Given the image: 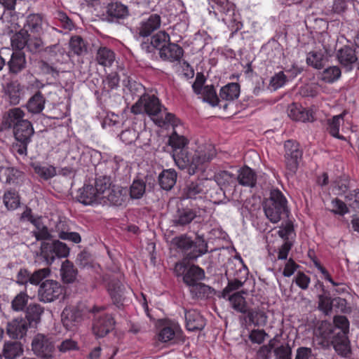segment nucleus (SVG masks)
I'll use <instances>...</instances> for the list:
<instances>
[{"label": "nucleus", "instance_id": "nucleus-1", "mask_svg": "<svg viewBox=\"0 0 359 359\" xmlns=\"http://www.w3.org/2000/svg\"><path fill=\"white\" fill-rule=\"evenodd\" d=\"M189 140L181 135V172L189 175L195 174L197 170H204V164L211 161L215 156V150L211 146L208 149L189 151Z\"/></svg>", "mask_w": 359, "mask_h": 359}, {"label": "nucleus", "instance_id": "nucleus-2", "mask_svg": "<svg viewBox=\"0 0 359 359\" xmlns=\"http://www.w3.org/2000/svg\"><path fill=\"white\" fill-rule=\"evenodd\" d=\"M163 106L155 95L144 93L132 106L131 111L135 114L146 113L160 127L171 124L175 126V116L164 112Z\"/></svg>", "mask_w": 359, "mask_h": 359}, {"label": "nucleus", "instance_id": "nucleus-3", "mask_svg": "<svg viewBox=\"0 0 359 359\" xmlns=\"http://www.w3.org/2000/svg\"><path fill=\"white\" fill-rule=\"evenodd\" d=\"M287 202L286 198L279 189L271 191L269 199L264 203V210L272 223H278L280 220L282 214L287 210Z\"/></svg>", "mask_w": 359, "mask_h": 359}, {"label": "nucleus", "instance_id": "nucleus-4", "mask_svg": "<svg viewBox=\"0 0 359 359\" xmlns=\"http://www.w3.org/2000/svg\"><path fill=\"white\" fill-rule=\"evenodd\" d=\"M12 130L16 140L13 146V149L19 155L27 156V146L32 142V137L34 134L32 123L27 119Z\"/></svg>", "mask_w": 359, "mask_h": 359}, {"label": "nucleus", "instance_id": "nucleus-5", "mask_svg": "<svg viewBox=\"0 0 359 359\" xmlns=\"http://www.w3.org/2000/svg\"><path fill=\"white\" fill-rule=\"evenodd\" d=\"M40 250L41 255L48 265L52 264L56 257H67L70 251L67 245L59 240L53 241L51 243L43 241Z\"/></svg>", "mask_w": 359, "mask_h": 359}, {"label": "nucleus", "instance_id": "nucleus-6", "mask_svg": "<svg viewBox=\"0 0 359 359\" xmlns=\"http://www.w3.org/2000/svg\"><path fill=\"white\" fill-rule=\"evenodd\" d=\"M181 254L184 257L181 261V268L185 265L187 262L194 261L198 257L205 254L208 251L207 245L203 241L198 245L190 238L181 235Z\"/></svg>", "mask_w": 359, "mask_h": 359}, {"label": "nucleus", "instance_id": "nucleus-7", "mask_svg": "<svg viewBox=\"0 0 359 359\" xmlns=\"http://www.w3.org/2000/svg\"><path fill=\"white\" fill-rule=\"evenodd\" d=\"M25 116V111L20 107H13L5 111L0 123V139L6 137V133L26 121Z\"/></svg>", "mask_w": 359, "mask_h": 359}, {"label": "nucleus", "instance_id": "nucleus-8", "mask_svg": "<svg viewBox=\"0 0 359 359\" xmlns=\"http://www.w3.org/2000/svg\"><path fill=\"white\" fill-rule=\"evenodd\" d=\"M102 308L94 307L93 312L95 313L93 332L97 338H102L109 333L114 327L115 321L114 318L107 313H100Z\"/></svg>", "mask_w": 359, "mask_h": 359}, {"label": "nucleus", "instance_id": "nucleus-9", "mask_svg": "<svg viewBox=\"0 0 359 359\" xmlns=\"http://www.w3.org/2000/svg\"><path fill=\"white\" fill-rule=\"evenodd\" d=\"M32 349L38 357L51 358L55 351L53 338L43 334H37L32 339Z\"/></svg>", "mask_w": 359, "mask_h": 359}, {"label": "nucleus", "instance_id": "nucleus-10", "mask_svg": "<svg viewBox=\"0 0 359 359\" xmlns=\"http://www.w3.org/2000/svg\"><path fill=\"white\" fill-rule=\"evenodd\" d=\"M285 161L287 170L290 174L296 172L299 162L302 156V151L299 149L298 142L293 140H287L285 142Z\"/></svg>", "mask_w": 359, "mask_h": 359}, {"label": "nucleus", "instance_id": "nucleus-11", "mask_svg": "<svg viewBox=\"0 0 359 359\" xmlns=\"http://www.w3.org/2000/svg\"><path fill=\"white\" fill-rule=\"evenodd\" d=\"M62 292L63 288L57 281L46 280L39 285L38 298L44 303L52 302L58 299Z\"/></svg>", "mask_w": 359, "mask_h": 359}, {"label": "nucleus", "instance_id": "nucleus-12", "mask_svg": "<svg viewBox=\"0 0 359 359\" xmlns=\"http://www.w3.org/2000/svg\"><path fill=\"white\" fill-rule=\"evenodd\" d=\"M336 336L334 326L327 321H322L314 330L315 339L322 347H329Z\"/></svg>", "mask_w": 359, "mask_h": 359}, {"label": "nucleus", "instance_id": "nucleus-13", "mask_svg": "<svg viewBox=\"0 0 359 359\" xmlns=\"http://www.w3.org/2000/svg\"><path fill=\"white\" fill-rule=\"evenodd\" d=\"M83 320V313L76 306H66L61 313V320L64 327L72 330Z\"/></svg>", "mask_w": 359, "mask_h": 359}, {"label": "nucleus", "instance_id": "nucleus-14", "mask_svg": "<svg viewBox=\"0 0 359 359\" xmlns=\"http://www.w3.org/2000/svg\"><path fill=\"white\" fill-rule=\"evenodd\" d=\"M76 198L79 202L85 205L103 203L102 196L97 194L94 186L91 184H85L82 188H80Z\"/></svg>", "mask_w": 359, "mask_h": 359}, {"label": "nucleus", "instance_id": "nucleus-15", "mask_svg": "<svg viewBox=\"0 0 359 359\" xmlns=\"http://www.w3.org/2000/svg\"><path fill=\"white\" fill-rule=\"evenodd\" d=\"M337 58L341 66L349 72L358 61L355 49L349 46H344L337 50Z\"/></svg>", "mask_w": 359, "mask_h": 359}, {"label": "nucleus", "instance_id": "nucleus-16", "mask_svg": "<svg viewBox=\"0 0 359 359\" xmlns=\"http://www.w3.org/2000/svg\"><path fill=\"white\" fill-rule=\"evenodd\" d=\"M167 236L168 242L170 243L169 250L170 255L168 259V265L170 269H173L177 277L180 276V271L178 266L180 265V237L175 236L170 239L169 235Z\"/></svg>", "mask_w": 359, "mask_h": 359}, {"label": "nucleus", "instance_id": "nucleus-17", "mask_svg": "<svg viewBox=\"0 0 359 359\" xmlns=\"http://www.w3.org/2000/svg\"><path fill=\"white\" fill-rule=\"evenodd\" d=\"M44 20L39 13L28 15L23 25V29L30 35L40 36L43 32Z\"/></svg>", "mask_w": 359, "mask_h": 359}, {"label": "nucleus", "instance_id": "nucleus-18", "mask_svg": "<svg viewBox=\"0 0 359 359\" xmlns=\"http://www.w3.org/2000/svg\"><path fill=\"white\" fill-rule=\"evenodd\" d=\"M288 116L296 121L313 122L314 113L312 109L303 107L297 103H292L288 108Z\"/></svg>", "mask_w": 359, "mask_h": 359}, {"label": "nucleus", "instance_id": "nucleus-19", "mask_svg": "<svg viewBox=\"0 0 359 359\" xmlns=\"http://www.w3.org/2000/svg\"><path fill=\"white\" fill-rule=\"evenodd\" d=\"M29 327L26 319L15 318L8 323L6 332L11 338L20 339L26 335Z\"/></svg>", "mask_w": 359, "mask_h": 359}, {"label": "nucleus", "instance_id": "nucleus-20", "mask_svg": "<svg viewBox=\"0 0 359 359\" xmlns=\"http://www.w3.org/2000/svg\"><path fill=\"white\" fill-rule=\"evenodd\" d=\"M347 114L346 110L338 115H334L326 120V130L333 137L346 141V138L339 134L340 126L344 122V118Z\"/></svg>", "mask_w": 359, "mask_h": 359}, {"label": "nucleus", "instance_id": "nucleus-21", "mask_svg": "<svg viewBox=\"0 0 359 359\" xmlns=\"http://www.w3.org/2000/svg\"><path fill=\"white\" fill-rule=\"evenodd\" d=\"M161 24V19L158 14H151L147 19H144L140 23L137 28L140 36L147 37L154 31L159 29Z\"/></svg>", "mask_w": 359, "mask_h": 359}, {"label": "nucleus", "instance_id": "nucleus-22", "mask_svg": "<svg viewBox=\"0 0 359 359\" xmlns=\"http://www.w3.org/2000/svg\"><path fill=\"white\" fill-rule=\"evenodd\" d=\"M185 327L189 332L201 330L205 326V320L196 310L185 311Z\"/></svg>", "mask_w": 359, "mask_h": 359}, {"label": "nucleus", "instance_id": "nucleus-23", "mask_svg": "<svg viewBox=\"0 0 359 359\" xmlns=\"http://www.w3.org/2000/svg\"><path fill=\"white\" fill-rule=\"evenodd\" d=\"M4 94L11 104L17 105L24 95V87L17 81L8 83Z\"/></svg>", "mask_w": 359, "mask_h": 359}, {"label": "nucleus", "instance_id": "nucleus-24", "mask_svg": "<svg viewBox=\"0 0 359 359\" xmlns=\"http://www.w3.org/2000/svg\"><path fill=\"white\" fill-rule=\"evenodd\" d=\"M27 61L25 54L22 51H14L8 62L9 72L17 74L26 68Z\"/></svg>", "mask_w": 359, "mask_h": 359}, {"label": "nucleus", "instance_id": "nucleus-25", "mask_svg": "<svg viewBox=\"0 0 359 359\" xmlns=\"http://www.w3.org/2000/svg\"><path fill=\"white\" fill-rule=\"evenodd\" d=\"M205 277V271L198 265H191L183 276V281L188 286L200 283Z\"/></svg>", "mask_w": 359, "mask_h": 359}, {"label": "nucleus", "instance_id": "nucleus-26", "mask_svg": "<svg viewBox=\"0 0 359 359\" xmlns=\"http://www.w3.org/2000/svg\"><path fill=\"white\" fill-rule=\"evenodd\" d=\"M44 309L39 304H30L26 307L25 318L29 327H34L41 321Z\"/></svg>", "mask_w": 359, "mask_h": 359}, {"label": "nucleus", "instance_id": "nucleus-27", "mask_svg": "<svg viewBox=\"0 0 359 359\" xmlns=\"http://www.w3.org/2000/svg\"><path fill=\"white\" fill-rule=\"evenodd\" d=\"M45 104V97L41 91L38 90L28 100L25 107L29 113L39 114L43 110Z\"/></svg>", "mask_w": 359, "mask_h": 359}, {"label": "nucleus", "instance_id": "nucleus-28", "mask_svg": "<svg viewBox=\"0 0 359 359\" xmlns=\"http://www.w3.org/2000/svg\"><path fill=\"white\" fill-rule=\"evenodd\" d=\"M124 290L123 285L119 281H111L109 284V293L114 304L118 308L123 306L125 300Z\"/></svg>", "mask_w": 359, "mask_h": 359}, {"label": "nucleus", "instance_id": "nucleus-29", "mask_svg": "<svg viewBox=\"0 0 359 359\" xmlns=\"http://www.w3.org/2000/svg\"><path fill=\"white\" fill-rule=\"evenodd\" d=\"M128 191L127 188L114 187L105 196V201L116 206L122 205L127 199Z\"/></svg>", "mask_w": 359, "mask_h": 359}, {"label": "nucleus", "instance_id": "nucleus-30", "mask_svg": "<svg viewBox=\"0 0 359 359\" xmlns=\"http://www.w3.org/2000/svg\"><path fill=\"white\" fill-rule=\"evenodd\" d=\"M337 335L332 343L335 351L343 357H348L351 354V346L348 336L344 333Z\"/></svg>", "mask_w": 359, "mask_h": 359}, {"label": "nucleus", "instance_id": "nucleus-31", "mask_svg": "<svg viewBox=\"0 0 359 359\" xmlns=\"http://www.w3.org/2000/svg\"><path fill=\"white\" fill-rule=\"evenodd\" d=\"M238 182L243 186L253 187L257 182V175L253 170L245 165L238 170Z\"/></svg>", "mask_w": 359, "mask_h": 359}, {"label": "nucleus", "instance_id": "nucleus-32", "mask_svg": "<svg viewBox=\"0 0 359 359\" xmlns=\"http://www.w3.org/2000/svg\"><path fill=\"white\" fill-rule=\"evenodd\" d=\"M55 228L60 239L72 241L74 243H79L81 241L80 234L77 232L69 231L65 222L60 221Z\"/></svg>", "mask_w": 359, "mask_h": 359}, {"label": "nucleus", "instance_id": "nucleus-33", "mask_svg": "<svg viewBox=\"0 0 359 359\" xmlns=\"http://www.w3.org/2000/svg\"><path fill=\"white\" fill-rule=\"evenodd\" d=\"M78 274V271L74 264L68 259L64 261L60 269V276L65 283H74Z\"/></svg>", "mask_w": 359, "mask_h": 359}, {"label": "nucleus", "instance_id": "nucleus-34", "mask_svg": "<svg viewBox=\"0 0 359 359\" xmlns=\"http://www.w3.org/2000/svg\"><path fill=\"white\" fill-rule=\"evenodd\" d=\"M244 293L243 291L236 292L226 298L229 301L232 309L241 313H246L248 308L245 298L243 295Z\"/></svg>", "mask_w": 359, "mask_h": 359}, {"label": "nucleus", "instance_id": "nucleus-35", "mask_svg": "<svg viewBox=\"0 0 359 359\" xmlns=\"http://www.w3.org/2000/svg\"><path fill=\"white\" fill-rule=\"evenodd\" d=\"M107 13L111 20L124 19L128 15V9L126 6L120 2H112L107 6Z\"/></svg>", "mask_w": 359, "mask_h": 359}, {"label": "nucleus", "instance_id": "nucleus-36", "mask_svg": "<svg viewBox=\"0 0 359 359\" xmlns=\"http://www.w3.org/2000/svg\"><path fill=\"white\" fill-rule=\"evenodd\" d=\"M201 216V208L195 203L191 202L181 210V226L191 223L196 217Z\"/></svg>", "mask_w": 359, "mask_h": 359}, {"label": "nucleus", "instance_id": "nucleus-37", "mask_svg": "<svg viewBox=\"0 0 359 359\" xmlns=\"http://www.w3.org/2000/svg\"><path fill=\"white\" fill-rule=\"evenodd\" d=\"M240 95V85L237 83H230L221 88L219 97L224 101H233Z\"/></svg>", "mask_w": 359, "mask_h": 359}, {"label": "nucleus", "instance_id": "nucleus-38", "mask_svg": "<svg viewBox=\"0 0 359 359\" xmlns=\"http://www.w3.org/2000/svg\"><path fill=\"white\" fill-rule=\"evenodd\" d=\"M23 353L21 343L18 341H7L4 343L3 355L6 359H16Z\"/></svg>", "mask_w": 359, "mask_h": 359}, {"label": "nucleus", "instance_id": "nucleus-39", "mask_svg": "<svg viewBox=\"0 0 359 359\" xmlns=\"http://www.w3.org/2000/svg\"><path fill=\"white\" fill-rule=\"evenodd\" d=\"M177 174L175 170H164L158 176L161 187L165 190L171 189L176 183Z\"/></svg>", "mask_w": 359, "mask_h": 359}, {"label": "nucleus", "instance_id": "nucleus-40", "mask_svg": "<svg viewBox=\"0 0 359 359\" xmlns=\"http://www.w3.org/2000/svg\"><path fill=\"white\" fill-rule=\"evenodd\" d=\"M160 56L163 60L170 62H178L180 60V47L175 42H170L159 51Z\"/></svg>", "mask_w": 359, "mask_h": 359}, {"label": "nucleus", "instance_id": "nucleus-41", "mask_svg": "<svg viewBox=\"0 0 359 359\" xmlns=\"http://www.w3.org/2000/svg\"><path fill=\"white\" fill-rule=\"evenodd\" d=\"M189 291L193 298L198 299H205L210 297L212 292L211 287L202 283H198L196 284L190 285Z\"/></svg>", "mask_w": 359, "mask_h": 359}, {"label": "nucleus", "instance_id": "nucleus-42", "mask_svg": "<svg viewBox=\"0 0 359 359\" xmlns=\"http://www.w3.org/2000/svg\"><path fill=\"white\" fill-rule=\"evenodd\" d=\"M95 60L104 67H110L115 60V53L107 47H100L96 53Z\"/></svg>", "mask_w": 359, "mask_h": 359}, {"label": "nucleus", "instance_id": "nucleus-43", "mask_svg": "<svg viewBox=\"0 0 359 359\" xmlns=\"http://www.w3.org/2000/svg\"><path fill=\"white\" fill-rule=\"evenodd\" d=\"M3 202L8 210H14L20 205V197L15 189H10L5 191Z\"/></svg>", "mask_w": 359, "mask_h": 359}, {"label": "nucleus", "instance_id": "nucleus-44", "mask_svg": "<svg viewBox=\"0 0 359 359\" xmlns=\"http://www.w3.org/2000/svg\"><path fill=\"white\" fill-rule=\"evenodd\" d=\"M336 302L339 306H341V311H344V308L346 307V301L342 298H337L332 300L330 297H325L323 295L319 296V309L323 312L328 313V312L332 311V304Z\"/></svg>", "mask_w": 359, "mask_h": 359}, {"label": "nucleus", "instance_id": "nucleus-45", "mask_svg": "<svg viewBox=\"0 0 359 359\" xmlns=\"http://www.w3.org/2000/svg\"><path fill=\"white\" fill-rule=\"evenodd\" d=\"M111 178L108 176H100L97 177L95 182V189L99 195L102 196L103 203H106L105 196L111 190Z\"/></svg>", "mask_w": 359, "mask_h": 359}, {"label": "nucleus", "instance_id": "nucleus-46", "mask_svg": "<svg viewBox=\"0 0 359 359\" xmlns=\"http://www.w3.org/2000/svg\"><path fill=\"white\" fill-rule=\"evenodd\" d=\"M23 28L19 32H16L11 38V46L16 51H22V49L26 48L27 41L29 36Z\"/></svg>", "mask_w": 359, "mask_h": 359}, {"label": "nucleus", "instance_id": "nucleus-47", "mask_svg": "<svg viewBox=\"0 0 359 359\" xmlns=\"http://www.w3.org/2000/svg\"><path fill=\"white\" fill-rule=\"evenodd\" d=\"M69 46L74 54L83 55L88 52V43L80 36H73L70 39Z\"/></svg>", "mask_w": 359, "mask_h": 359}, {"label": "nucleus", "instance_id": "nucleus-48", "mask_svg": "<svg viewBox=\"0 0 359 359\" xmlns=\"http://www.w3.org/2000/svg\"><path fill=\"white\" fill-rule=\"evenodd\" d=\"M32 224L36 227V230L33 231L32 233L36 241H47L52 238V235L48 227L40 219L33 220Z\"/></svg>", "mask_w": 359, "mask_h": 359}, {"label": "nucleus", "instance_id": "nucleus-49", "mask_svg": "<svg viewBox=\"0 0 359 359\" xmlns=\"http://www.w3.org/2000/svg\"><path fill=\"white\" fill-rule=\"evenodd\" d=\"M146 191V182L141 179L134 180L129 189L130 197L132 199L141 198Z\"/></svg>", "mask_w": 359, "mask_h": 359}, {"label": "nucleus", "instance_id": "nucleus-50", "mask_svg": "<svg viewBox=\"0 0 359 359\" xmlns=\"http://www.w3.org/2000/svg\"><path fill=\"white\" fill-rule=\"evenodd\" d=\"M325 57L320 51H311L307 54L306 63L315 69H321L324 67Z\"/></svg>", "mask_w": 359, "mask_h": 359}, {"label": "nucleus", "instance_id": "nucleus-51", "mask_svg": "<svg viewBox=\"0 0 359 359\" xmlns=\"http://www.w3.org/2000/svg\"><path fill=\"white\" fill-rule=\"evenodd\" d=\"M120 78L116 72H111L102 80V92L109 93L119 87Z\"/></svg>", "mask_w": 359, "mask_h": 359}, {"label": "nucleus", "instance_id": "nucleus-52", "mask_svg": "<svg viewBox=\"0 0 359 359\" xmlns=\"http://www.w3.org/2000/svg\"><path fill=\"white\" fill-rule=\"evenodd\" d=\"M341 74L339 67L332 66L325 69L320 73V79L325 83H331L336 81Z\"/></svg>", "mask_w": 359, "mask_h": 359}, {"label": "nucleus", "instance_id": "nucleus-53", "mask_svg": "<svg viewBox=\"0 0 359 359\" xmlns=\"http://www.w3.org/2000/svg\"><path fill=\"white\" fill-rule=\"evenodd\" d=\"M226 15L231 16V18L228 20L229 27L231 31L232 34H236L238 31H240L243 27V24L241 21V17L239 13L235 12L234 5L233 4L232 11L228 13H224Z\"/></svg>", "mask_w": 359, "mask_h": 359}, {"label": "nucleus", "instance_id": "nucleus-54", "mask_svg": "<svg viewBox=\"0 0 359 359\" xmlns=\"http://www.w3.org/2000/svg\"><path fill=\"white\" fill-rule=\"evenodd\" d=\"M170 41V36L165 32H158L154 34L151 39L152 47L162 50Z\"/></svg>", "mask_w": 359, "mask_h": 359}, {"label": "nucleus", "instance_id": "nucleus-55", "mask_svg": "<svg viewBox=\"0 0 359 359\" xmlns=\"http://www.w3.org/2000/svg\"><path fill=\"white\" fill-rule=\"evenodd\" d=\"M29 296L26 291L18 293L11 302V308L15 311H22L28 303Z\"/></svg>", "mask_w": 359, "mask_h": 359}, {"label": "nucleus", "instance_id": "nucleus-56", "mask_svg": "<svg viewBox=\"0 0 359 359\" xmlns=\"http://www.w3.org/2000/svg\"><path fill=\"white\" fill-rule=\"evenodd\" d=\"M201 93L203 94V100L209 103L212 107H216L219 104V98L212 85L204 86Z\"/></svg>", "mask_w": 359, "mask_h": 359}, {"label": "nucleus", "instance_id": "nucleus-57", "mask_svg": "<svg viewBox=\"0 0 359 359\" xmlns=\"http://www.w3.org/2000/svg\"><path fill=\"white\" fill-rule=\"evenodd\" d=\"M334 329L336 330L337 335H341L344 333L347 335L349 331V321L344 316H336L333 319Z\"/></svg>", "mask_w": 359, "mask_h": 359}, {"label": "nucleus", "instance_id": "nucleus-58", "mask_svg": "<svg viewBox=\"0 0 359 359\" xmlns=\"http://www.w3.org/2000/svg\"><path fill=\"white\" fill-rule=\"evenodd\" d=\"M46 53L48 55V60L50 62H52L53 65H55L56 63L60 62V59L59 57L62 56L64 53V50L60 47L58 44H55L47 47L45 49Z\"/></svg>", "mask_w": 359, "mask_h": 359}, {"label": "nucleus", "instance_id": "nucleus-59", "mask_svg": "<svg viewBox=\"0 0 359 359\" xmlns=\"http://www.w3.org/2000/svg\"><path fill=\"white\" fill-rule=\"evenodd\" d=\"M168 146L171 147L172 157L177 166L180 167V153L177 151V149H180V136L175 131L170 136Z\"/></svg>", "mask_w": 359, "mask_h": 359}, {"label": "nucleus", "instance_id": "nucleus-60", "mask_svg": "<svg viewBox=\"0 0 359 359\" xmlns=\"http://www.w3.org/2000/svg\"><path fill=\"white\" fill-rule=\"evenodd\" d=\"M43 46V41L40 36L29 35L27 43L26 46L27 50L35 54L39 52Z\"/></svg>", "mask_w": 359, "mask_h": 359}, {"label": "nucleus", "instance_id": "nucleus-61", "mask_svg": "<svg viewBox=\"0 0 359 359\" xmlns=\"http://www.w3.org/2000/svg\"><path fill=\"white\" fill-rule=\"evenodd\" d=\"M35 172L43 180H48L56 175V169L53 165L42 166L41 165H34Z\"/></svg>", "mask_w": 359, "mask_h": 359}, {"label": "nucleus", "instance_id": "nucleus-62", "mask_svg": "<svg viewBox=\"0 0 359 359\" xmlns=\"http://www.w3.org/2000/svg\"><path fill=\"white\" fill-rule=\"evenodd\" d=\"M203 192V189L198 182H191L185 189L184 195L187 198L197 199L201 198L200 195Z\"/></svg>", "mask_w": 359, "mask_h": 359}, {"label": "nucleus", "instance_id": "nucleus-63", "mask_svg": "<svg viewBox=\"0 0 359 359\" xmlns=\"http://www.w3.org/2000/svg\"><path fill=\"white\" fill-rule=\"evenodd\" d=\"M245 314H247V318H248L250 323H252L255 326H259L260 325L261 319H263L264 322L266 321V316H265V313L259 310L247 308Z\"/></svg>", "mask_w": 359, "mask_h": 359}, {"label": "nucleus", "instance_id": "nucleus-64", "mask_svg": "<svg viewBox=\"0 0 359 359\" xmlns=\"http://www.w3.org/2000/svg\"><path fill=\"white\" fill-rule=\"evenodd\" d=\"M50 274L49 268H43L34 271L31 273L30 284L38 285L45 278H48Z\"/></svg>", "mask_w": 359, "mask_h": 359}]
</instances>
